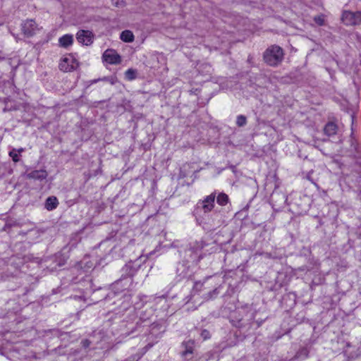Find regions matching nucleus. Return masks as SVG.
Instances as JSON below:
<instances>
[{
    "label": "nucleus",
    "instance_id": "ddd939ff",
    "mask_svg": "<svg viewBox=\"0 0 361 361\" xmlns=\"http://www.w3.org/2000/svg\"><path fill=\"white\" fill-rule=\"evenodd\" d=\"M338 130L337 125L334 122L327 123L324 128L325 135L332 136L336 134Z\"/></svg>",
    "mask_w": 361,
    "mask_h": 361
},
{
    "label": "nucleus",
    "instance_id": "a878e982",
    "mask_svg": "<svg viewBox=\"0 0 361 361\" xmlns=\"http://www.w3.org/2000/svg\"><path fill=\"white\" fill-rule=\"evenodd\" d=\"M24 151H25V149H24V148H22V147H21V148H19V149H17V152H18V154H20L21 152H24Z\"/></svg>",
    "mask_w": 361,
    "mask_h": 361
},
{
    "label": "nucleus",
    "instance_id": "b1692460",
    "mask_svg": "<svg viewBox=\"0 0 361 361\" xmlns=\"http://www.w3.org/2000/svg\"><path fill=\"white\" fill-rule=\"evenodd\" d=\"M111 1L112 4L117 7L122 6L124 4L123 0H111Z\"/></svg>",
    "mask_w": 361,
    "mask_h": 361
},
{
    "label": "nucleus",
    "instance_id": "a211bd4d",
    "mask_svg": "<svg viewBox=\"0 0 361 361\" xmlns=\"http://www.w3.org/2000/svg\"><path fill=\"white\" fill-rule=\"evenodd\" d=\"M247 123V118L243 115H239L236 118V124L239 127H243Z\"/></svg>",
    "mask_w": 361,
    "mask_h": 361
},
{
    "label": "nucleus",
    "instance_id": "4be33fe9",
    "mask_svg": "<svg viewBox=\"0 0 361 361\" xmlns=\"http://www.w3.org/2000/svg\"><path fill=\"white\" fill-rule=\"evenodd\" d=\"M200 335L203 340H207L211 336L209 331L207 329H203Z\"/></svg>",
    "mask_w": 361,
    "mask_h": 361
},
{
    "label": "nucleus",
    "instance_id": "423d86ee",
    "mask_svg": "<svg viewBox=\"0 0 361 361\" xmlns=\"http://www.w3.org/2000/svg\"><path fill=\"white\" fill-rule=\"evenodd\" d=\"M94 34L90 30H80L76 34V39L80 44L89 46L93 43Z\"/></svg>",
    "mask_w": 361,
    "mask_h": 361
},
{
    "label": "nucleus",
    "instance_id": "39448f33",
    "mask_svg": "<svg viewBox=\"0 0 361 361\" xmlns=\"http://www.w3.org/2000/svg\"><path fill=\"white\" fill-rule=\"evenodd\" d=\"M21 30L25 37H30L36 34L39 28L34 20L28 19L22 23Z\"/></svg>",
    "mask_w": 361,
    "mask_h": 361
},
{
    "label": "nucleus",
    "instance_id": "393cba45",
    "mask_svg": "<svg viewBox=\"0 0 361 361\" xmlns=\"http://www.w3.org/2000/svg\"><path fill=\"white\" fill-rule=\"evenodd\" d=\"M82 345L84 348H87L90 345V341L88 340H84L82 341Z\"/></svg>",
    "mask_w": 361,
    "mask_h": 361
},
{
    "label": "nucleus",
    "instance_id": "4468645a",
    "mask_svg": "<svg viewBox=\"0 0 361 361\" xmlns=\"http://www.w3.org/2000/svg\"><path fill=\"white\" fill-rule=\"evenodd\" d=\"M58 204H59V202H58L57 198L56 197L51 196V197H49L46 200L45 208L47 210L51 211V210L56 209V207L58 206Z\"/></svg>",
    "mask_w": 361,
    "mask_h": 361
},
{
    "label": "nucleus",
    "instance_id": "7ed1b4c3",
    "mask_svg": "<svg viewBox=\"0 0 361 361\" xmlns=\"http://www.w3.org/2000/svg\"><path fill=\"white\" fill-rule=\"evenodd\" d=\"M342 21L346 25H356L361 24V12H351L345 11L342 14Z\"/></svg>",
    "mask_w": 361,
    "mask_h": 361
},
{
    "label": "nucleus",
    "instance_id": "f03ea898",
    "mask_svg": "<svg viewBox=\"0 0 361 361\" xmlns=\"http://www.w3.org/2000/svg\"><path fill=\"white\" fill-rule=\"evenodd\" d=\"M79 63L73 54H68L63 57L59 63V68L63 72H71L75 70Z\"/></svg>",
    "mask_w": 361,
    "mask_h": 361
},
{
    "label": "nucleus",
    "instance_id": "6ab92c4d",
    "mask_svg": "<svg viewBox=\"0 0 361 361\" xmlns=\"http://www.w3.org/2000/svg\"><path fill=\"white\" fill-rule=\"evenodd\" d=\"M126 78L128 80H134L136 78V71L132 68L128 69L125 73Z\"/></svg>",
    "mask_w": 361,
    "mask_h": 361
},
{
    "label": "nucleus",
    "instance_id": "412c9836",
    "mask_svg": "<svg viewBox=\"0 0 361 361\" xmlns=\"http://www.w3.org/2000/svg\"><path fill=\"white\" fill-rule=\"evenodd\" d=\"M314 21L318 25H323L324 24V17L323 15H319L314 17Z\"/></svg>",
    "mask_w": 361,
    "mask_h": 361
},
{
    "label": "nucleus",
    "instance_id": "f3484780",
    "mask_svg": "<svg viewBox=\"0 0 361 361\" xmlns=\"http://www.w3.org/2000/svg\"><path fill=\"white\" fill-rule=\"evenodd\" d=\"M206 243L203 240H199L195 242L191 246L190 249H193L194 251H197L199 254H201V250L204 247Z\"/></svg>",
    "mask_w": 361,
    "mask_h": 361
},
{
    "label": "nucleus",
    "instance_id": "dca6fc26",
    "mask_svg": "<svg viewBox=\"0 0 361 361\" xmlns=\"http://www.w3.org/2000/svg\"><path fill=\"white\" fill-rule=\"evenodd\" d=\"M228 196L224 192H220L216 197V202L221 206H225L228 202Z\"/></svg>",
    "mask_w": 361,
    "mask_h": 361
},
{
    "label": "nucleus",
    "instance_id": "f257e3e1",
    "mask_svg": "<svg viewBox=\"0 0 361 361\" xmlns=\"http://www.w3.org/2000/svg\"><path fill=\"white\" fill-rule=\"evenodd\" d=\"M283 56V50L278 45L270 46L263 54L264 62L270 66H277L282 62Z\"/></svg>",
    "mask_w": 361,
    "mask_h": 361
},
{
    "label": "nucleus",
    "instance_id": "5701e85b",
    "mask_svg": "<svg viewBox=\"0 0 361 361\" xmlns=\"http://www.w3.org/2000/svg\"><path fill=\"white\" fill-rule=\"evenodd\" d=\"M219 294V290L217 288H214L212 291H210L207 294V299L212 298L214 295H217Z\"/></svg>",
    "mask_w": 361,
    "mask_h": 361
},
{
    "label": "nucleus",
    "instance_id": "20e7f679",
    "mask_svg": "<svg viewBox=\"0 0 361 361\" xmlns=\"http://www.w3.org/2000/svg\"><path fill=\"white\" fill-rule=\"evenodd\" d=\"M215 199L216 192L211 193L209 195L204 197V200H200L197 202L196 209H202L204 213L211 212L214 207Z\"/></svg>",
    "mask_w": 361,
    "mask_h": 361
},
{
    "label": "nucleus",
    "instance_id": "2eb2a0df",
    "mask_svg": "<svg viewBox=\"0 0 361 361\" xmlns=\"http://www.w3.org/2000/svg\"><path fill=\"white\" fill-rule=\"evenodd\" d=\"M120 38L125 42H132L134 41V35L130 30H126L121 33Z\"/></svg>",
    "mask_w": 361,
    "mask_h": 361
},
{
    "label": "nucleus",
    "instance_id": "aec40b11",
    "mask_svg": "<svg viewBox=\"0 0 361 361\" xmlns=\"http://www.w3.org/2000/svg\"><path fill=\"white\" fill-rule=\"evenodd\" d=\"M9 156L16 163L20 161V157L18 153L17 152V149L13 148L12 150L9 152Z\"/></svg>",
    "mask_w": 361,
    "mask_h": 361
},
{
    "label": "nucleus",
    "instance_id": "6e6552de",
    "mask_svg": "<svg viewBox=\"0 0 361 361\" xmlns=\"http://www.w3.org/2000/svg\"><path fill=\"white\" fill-rule=\"evenodd\" d=\"M103 58L110 64H118L121 61V56L113 50H106L103 54Z\"/></svg>",
    "mask_w": 361,
    "mask_h": 361
},
{
    "label": "nucleus",
    "instance_id": "bb28decb",
    "mask_svg": "<svg viewBox=\"0 0 361 361\" xmlns=\"http://www.w3.org/2000/svg\"><path fill=\"white\" fill-rule=\"evenodd\" d=\"M198 286H202V284L200 282L195 283V288H197Z\"/></svg>",
    "mask_w": 361,
    "mask_h": 361
},
{
    "label": "nucleus",
    "instance_id": "9b49d317",
    "mask_svg": "<svg viewBox=\"0 0 361 361\" xmlns=\"http://www.w3.org/2000/svg\"><path fill=\"white\" fill-rule=\"evenodd\" d=\"M73 43V36L72 35L66 34L63 35L59 39V44L60 47L67 48L71 46Z\"/></svg>",
    "mask_w": 361,
    "mask_h": 361
},
{
    "label": "nucleus",
    "instance_id": "9d476101",
    "mask_svg": "<svg viewBox=\"0 0 361 361\" xmlns=\"http://www.w3.org/2000/svg\"><path fill=\"white\" fill-rule=\"evenodd\" d=\"M190 264L185 260L182 263H178L176 267V274L180 279H184L189 274V268Z\"/></svg>",
    "mask_w": 361,
    "mask_h": 361
},
{
    "label": "nucleus",
    "instance_id": "1a4fd4ad",
    "mask_svg": "<svg viewBox=\"0 0 361 361\" xmlns=\"http://www.w3.org/2000/svg\"><path fill=\"white\" fill-rule=\"evenodd\" d=\"M48 176V173L46 170H35L27 173V178L29 179H33L37 180H43Z\"/></svg>",
    "mask_w": 361,
    "mask_h": 361
},
{
    "label": "nucleus",
    "instance_id": "f8f14e48",
    "mask_svg": "<svg viewBox=\"0 0 361 361\" xmlns=\"http://www.w3.org/2000/svg\"><path fill=\"white\" fill-rule=\"evenodd\" d=\"M194 344L195 343L192 340H188L187 341L183 342L182 346L184 348V350L182 352L183 356L187 357L188 355L192 354Z\"/></svg>",
    "mask_w": 361,
    "mask_h": 361
},
{
    "label": "nucleus",
    "instance_id": "0eeeda50",
    "mask_svg": "<svg viewBox=\"0 0 361 361\" xmlns=\"http://www.w3.org/2000/svg\"><path fill=\"white\" fill-rule=\"evenodd\" d=\"M184 258L187 263L197 264L202 258V255L197 251L188 248L184 251Z\"/></svg>",
    "mask_w": 361,
    "mask_h": 361
}]
</instances>
